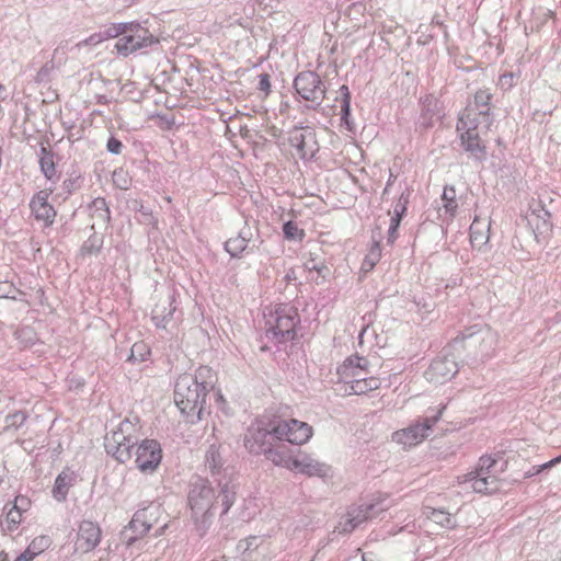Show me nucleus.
<instances>
[{
    "label": "nucleus",
    "mask_w": 561,
    "mask_h": 561,
    "mask_svg": "<svg viewBox=\"0 0 561 561\" xmlns=\"http://www.w3.org/2000/svg\"><path fill=\"white\" fill-rule=\"evenodd\" d=\"M313 434L312 427L296 419H259L244 435V447L254 455H264L275 442L286 440L294 445L307 443Z\"/></svg>",
    "instance_id": "nucleus-1"
},
{
    "label": "nucleus",
    "mask_w": 561,
    "mask_h": 561,
    "mask_svg": "<svg viewBox=\"0 0 561 561\" xmlns=\"http://www.w3.org/2000/svg\"><path fill=\"white\" fill-rule=\"evenodd\" d=\"M220 491L216 495L215 490L208 481L197 478L192 484L188 492V505L191 517L195 525V529L203 537L210 528L215 517V501L220 500L222 511L227 514L236 501L237 484L232 481L219 482Z\"/></svg>",
    "instance_id": "nucleus-2"
},
{
    "label": "nucleus",
    "mask_w": 561,
    "mask_h": 561,
    "mask_svg": "<svg viewBox=\"0 0 561 561\" xmlns=\"http://www.w3.org/2000/svg\"><path fill=\"white\" fill-rule=\"evenodd\" d=\"M215 374L210 367L202 366L196 374L181 375L174 386V402L187 417L202 419L207 392L214 388Z\"/></svg>",
    "instance_id": "nucleus-3"
},
{
    "label": "nucleus",
    "mask_w": 561,
    "mask_h": 561,
    "mask_svg": "<svg viewBox=\"0 0 561 561\" xmlns=\"http://www.w3.org/2000/svg\"><path fill=\"white\" fill-rule=\"evenodd\" d=\"M493 94L489 89H479L474 92L465 107L457 124L460 140H478L490 125Z\"/></svg>",
    "instance_id": "nucleus-4"
},
{
    "label": "nucleus",
    "mask_w": 561,
    "mask_h": 561,
    "mask_svg": "<svg viewBox=\"0 0 561 561\" xmlns=\"http://www.w3.org/2000/svg\"><path fill=\"white\" fill-rule=\"evenodd\" d=\"M497 334L486 324H473L466 328L461 335L456 337L453 347L468 350L473 358L483 359L494 348Z\"/></svg>",
    "instance_id": "nucleus-5"
},
{
    "label": "nucleus",
    "mask_w": 561,
    "mask_h": 561,
    "mask_svg": "<svg viewBox=\"0 0 561 561\" xmlns=\"http://www.w3.org/2000/svg\"><path fill=\"white\" fill-rule=\"evenodd\" d=\"M300 322L297 308L283 304L266 316L267 336L277 343L291 341L296 336V327Z\"/></svg>",
    "instance_id": "nucleus-6"
},
{
    "label": "nucleus",
    "mask_w": 561,
    "mask_h": 561,
    "mask_svg": "<svg viewBox=\"0 0 561 561\" xmlns=\"http://www.w3.org/2000/svg\"><path fill=\"white\" fill-rule=\"evenodd\" d=\"M137 444L138 430L129 420L122 421L117 428L106 434L104 438L106 453L121 463L131 459V450Z\"/></svg>",
    "instance_id": "nucleus-7"
},
{
    "label": "nucleus",
    "mask_w": 561,
    "mask_h": 561,
    "mask_svg": "<svg viewBox=\"0 0 561 561\" xmlns=\"http://www.w3.org/2000/svg\"><path fill=\"white\" fill-rule=\"evenodd\" d=\"M444 409L445 407H442L436 413L425 416L422 421L397 431L393 433V439L409 447L420 444L430 435V431L440 419Z\"/></svg>",
    "instance_id": "nucleus-8"
},
{
    "label": "nucleus",
    "mask_w": 561,
    "mask_h": 561,
    "mask_svg": "<svg viewBox=\"0 0 561 561\" xmlns=\"http://www.w3.org/2000/svg\"><path fill=\"white\" fill-rule=\"evenodd\" d=\"M127 30L128 33L124 34L115 44L117 51L122 55L126 56L137 49L158 43V39L139 24H129Z\"/></svg>",
    "instance_id": "nucleus-9"
},
{
    "label": "nucleus",
    "mask_w": 561,
    "mask_h": 561,
    "mask_svg": "<svg viewBox=\"0 0 561 561\" xmlns=\"http://www.w3.org/2000/svg\"><path fill=\"white\" fill-rule=\"evenodd\" d=\"M135 462L142 473H152L159 467L162 459V449L154 439H144L137 445Z\"/></svg>",
    "instance_id": "nucleus-10"
},
{
    "label": "nucleus",
    "mask_w": 561,
    "mask_h": 561,
    "mask_svg": "<svg viewBox=\"0 0 561 561\" xmlns=\"http://www.w3.org/2000/svg\"><path fill=\"white\" fill-rule=\"evenodd\" d=\"M297 93L306 101L320 103L325 95V89L318 73L313 71L300 72L294 81Z\"/></svg>",
    "instance_id": "nucleus-11"
},
{
    "label": "nucleus",
    "mask_w": 561,
    "mask_h": 561,
    "mask_svg": "<svg viewBox=\"0 0 561 561\" xmlns=\"http://www.w3.org/2000/svg\"><path fill=\"white\" fill-rule=\"evenodd\" d=\"M178 306L173 294L161 297L151 311V319L157 328L168 329L174 327L180 320Z\"/></svg>",
    "instance_id": "nucleus-12"
},
{
    "label": "nucleus",
    "mask_w": 561,
    "mask_h": 561,
    "mask_svg": "<svg viewBox=\"0 0 561 561\" xmlns=\"http://www.w3.org/2000/svg\"><path fill=\"white\" fill-rule=\"evenodd\" d=\"M153 510L158 511L159 507L139 510L134 514L128 526L122 531V538L128 546H131L139 537L145 536L150 530L152 527L150 517L153 515Z\"/></svg>",
    "instance_id": "nucleus-13"
},
{
    "label": "nucleus",
    "mask_w": 561,
    "mask_h": 561,
    "mask_svg": "<svg viewBox=\"0 0 561 561\" xmlns=\"http://www.w3.org/2000/svg\"><path fill=\"white\" fill-rule=\"evenodd\" d=\"M458 371V365L454 356H438L425 370L424 376L427 381L442 385L450 380Z\"/></svg>",
    "instance_id": "nucleus-14"
},
{
    "label": "nucleus",
    "mask_w": 561,
    "mask_h": 561,
    "mask_svg": "<svg viewBox=\"0 0 561 561\" xmlns=\"http://www.w3.org/2000/svg\"><path fill=\"white\" fill-rule=\"evenodd\" d=\"M102 537V530L98 523L84 519L79 524L77 538L75 541V551L88 553L94 550Z\"/></svg>",
    "instance_id": "nucleus-15"
},
{
    "label": "nucleus",
    "mask_w": 561,
    "mask_h": 561,
    "mask_svg": "<svg viewBox=\"0 0 561 561\" xmlns=\"http://www.w3.org/2000/svg\"><path fill=\"white\" fill-rule=\"evenodd\" d=\"M369 363L365 357L351 356L337 368L340 379L346 385H352V380L368 379Z\"/></svg>",
    "instance_id": "nucleus-16"
},
{
    "label": "nucleus",
    "mask_w": 561,
    "mask_h": 561,
    "mask_svg": "<svg viewBox=\"0 0 561 561\" xmlns=\"http://www.w3.org/2000/svg\"><path fill=\"white\" fill-rule=\"evenodd\" d=\"M50 193V190L39 191L33 196L30 203V207L35 219L43 221L46 227L53 225L56 217V210L48 203Z\"/></svg>",
    "instance_id": "nucleus-17"
},
{
    "label": "nucleus",
    "mask_w": 561,
    "mask_h": 561,
    "mask_svg": "<svg viewBox=\"0 0 561 561\" xmlns=\"http://www.w3.org/2000/svg\"><path fill=\"white\" fill-rule=\"evenodd\" d=\"M290 470H296L310 477H324L328 474L330 467L312 458L310 455L299 451L295 455V458H293V467Z\"/></svg>",
    "instance_id": "nucleus-18"
},
{
    "label": "nucleus",
    "mask_w": 561,
    "mask_h": 561,
    "mask_svg": "<svg viewBox=\"0 0 561 561\" xmlns=\"http://www.w3.org/2000/svg\"><path fill=\"white\" fill-rule=\"evenodd\" d=\"M460 483H470V488L477 493H493L499 490V479L496 476H478L467 473L462 477Z\"/></svg>",
    "instance_id": "nucleus-19"
},
{
    "label": "nucleus",
    "mask_w": 561,
    "mask_h": 561,
    "mask_svg": "<svg viewBox=\"0 0 561 561\" xmlns=\"http://www.w3.org/2000/svg\"><path fill=\"white\" fill-rule=\"evenodd\" d=\"M490 238V221L474 218L470 226V242L472 247L481 249Z\"/></svg>",
    "instance_id": "nucleus-20"
},
{
    "label": "nucleus",
    "mask_w": 561,
    "mask_h": 561,
    "mask_svg": "<svg viewBox=\"0 0 561 561\" xmlns=\"http://www.w3.org/2000/svg\"><path fill=\"white\" fill-rule=\"evenodd\" d=\"M282 150H288L293 158L312 159L319 150L318 142H282Z\"/></svg>",
    "instance_id": "nucleus-21"
},
{
    "label": "nucleus",
    "mask_w": 561,
    "mask_h": 561,
    "mask_svg": "<svg viewBox=\"0 0 561 561\" xmlns=\"http://www.w3.org/2000/svg\"><path fill=\"white\" fill-rule=\"evenodd\" d=\"M252 232L250 228H243L234 238H230L225 243L226 251L233 257L239 256L248 247Z\"/></svg>",
    "instance_id": "nucleus-22"
},
{
    "label": "nucleus",
    "mask_w": 561,
    "mask_h": 561,
    "mask_svg": "<svg viewBox=\"0 0 561 561\" xmlns=\"http://www.w3.org/2000/svg\"><path fill=\"white\" fill-rule=\"evenodd\" d=\"M264 455L275 466L289 470L293 467V458H295V456L283 445H273Z\"/></svg>",
    "instance_id": "nucleus-23"
},
{
    "label": "nucleus",
    "mask_w": 561,
    "mask_h": 561,
    "mask_svg": "<svg viewBox=\"0 0 561 561\" xmlns=\"http://www.w3.org/2000/svg\"><path fill=\"white\" fill-rule=\"evenodd\" d=\"M90 216L94 220L92 227L95 224L106 225L110 220V209L104 198L98 197L90 205Z\"/></svg>",
    "instance_id": "nucleus-24"
},
{
    "label": "nucleus",
    "mask_w": 561,
    "mask_h": 561,
    "mask_svg": "<svg viewBox=\"0 0 561 561\" xmlns=\"http://www.w3.org/2000/svg\"><path fill=\"white\" fill-rule=\"evenodd\" d=\"M72 481L73 478L71 472L62 471L57 476L53 489V495L57 501L62 502L66 500Z\"/></svg>",
    "instance_id": "nucleus-25"
},
{
    "label": "nucleus",
    "mask_w": 561,
    "mask_h": 561,
    "mask_svg": "<svg viewBox=\"0 0 561 561\" xmlns=\"http://www.w3.org/2000/svg\"><path fill=\"white\" fill-rule=\"evenodd\" d=\"M380 387L379 378L370 376L368 379H356L352 380V385L348 386L347 391L350 394H366L369 391L376 390Z\"/></svg>",
    "instance_id": "nucleus-26"
},
{
    "label": "nucleus",
    "mask_w": 561,
    "mask_h": 561,
    "mask_svg": "<svg viewBox=\"0 0 561 561\" xmlns=\"http://www.w3.org/2000/svg\"><path fill=\"white\" fill-rule=\"evenodd\" d=\"M20 503H25V505H30V502L24 496H16L13 506L7 513V529L12 531L16 529L19 524L21 523L22 512L25 511L24 506H20Z\"/></svg>",
    "instance_id": "nucleus-27"
},
{
    "label": "nucleus",
    "mask_w": 561,
    "mask_h": 561,
    "mask_svg": "<svg viewBox=\"0 0 561 561\" xmlns=\"http://www.w3.org/2000/svg\"><path fill=\"white\" fill-rule=\"evenodd\" d=\"M442 201L443 207L440 210H443L444 215L448 216V218H454L457 214L458 203L456 199V191L453 186H446L444 188Z\"/></svg>",
    "instance_id": "nucleus-28"
},
{
    "label": "nucleus",
    "mask_w": 561,
    "mask_h": 561,
    "mask_svg": "<svg viewBox=\"0 0 561 561\" xmlns=\"http://www.w3.org/2000/svg\"><path fill=\"white\" fill-rule=\"evenodd\" d=\"M375 507L376 505L370 504H362L358 506H352L348 508L350 516L354 518V522L360 526L364 522L373 518L375 516Z\"/></svg>",
    "instance_id": "nucleus-29"
},
{
    "label": "nucleus",
    "mask_w": 561,
    "mask_h": 561,
    "mask_svg": "<svg viewBox=\"0 0 561 561\" xmlns=\"http://www.w3.org/2000/svg\"><path fill=\"white\" fill-rule=\"evenodd\" d=\"M41 170L46 176V179L51 180L56 174L55 162H54V153L51 149H48L44 146L41 148V157H39Z\"/></svg>",
    "instance_id": "nucleus-30"
},
{
    "label": "nucleus",
    "mask_w": 561,
    "mask_h": 561,
    "mask_svg": "<svg viewBox=\"0 0 561 561\" xmlns=\"http://www.w3.org/2000/svg\"><path fill=\"white\" fill-rule=\"evenodd\" d=\"M264 539L259 536H251L238 542L237 549L240 551L245 558L252 560V552L262 548L264 543Z\"/></svg>",
    "instance_id": "nucleus-31"
},
{
    "label": "nucleus",
    "mask_w": 561,
    "mask_h": 561,
    "mask_svg": "<svg viewBox=\"0 0 561 561\" xmlns=\"http://www.w3.org/2000/svg\"><path fill=\"white\" fill-rule=\"evenodd\" d=\"M425 514L428 519L433 520L435 524L440 525L446 528H454L456 523L455 519L448 512L427 507Z\"/></svg>",
    "instance_id": "nucleus-32"
},
{
    "label": "nucleus",
    "mask_w": 561,
    "mask_h": 561,
    "mask_svg": "<svg viewBox=\"0 0 561 561\" xmlns=\"http://www.w3.org/2000/svg\"><path fill=\"white\" fill-rule=\"evenodd\" d=\"M205 465L213 473L218 472L222 467V458L216 445L209 446L205 456Z\"/></svg>",
    "instance_id": "nucleus-33"
},
{
    "label": "nucleus",
    "mask_w": 561,
    "mask_h": 561,
    "mask_svg": "<svg viewBox=\"0 0 561 561\" xmlns=\"http://www.w3.org/2000/svg\"><path fill=\"white\" fill-rule=\"evenodd\" d=\"M26 417V414L22 411L8 414L3 420L2 430L4 432L16 431L25 423Z\"/></svg>",
    "instance_id": "nucleus-34"
},
{
    "label": "nucleus",
    "mask_w": 561,
    "mask_h": 561,
    "mask_svg": "<svg viewBox=\"0 0 561 561\" xmlns=\"http://www.w3.org/2000/svg\"><path fill=\"white\" fill-rule=\"evenodd\" d=\"M460 146L468 157L476 161H482L486 157L485 147L481 142H460Z\"/></svg>",
    "instance_id": "nucleus-35"
},
{
    "label": "nucleus",
    "mask_w": 561,
    "mask_h": 561,
    "mask_svg": "<svg viewBox=\"0 0 561 561\" xmlns=\"http://www.w3.org/2000/svg\"><path fill=\"white\" fill-rule=\"evenodd\" d=\"M496 459L490 457V456H482L479 459V462L474 470L470 471L469 473L478 474L480 477L482 476H494L492 470L494 466L496 465Z\"/></svg>",
    "instance_id": "nucleus-36"
},
{
    "label": "nucleus",
    "mask_w": 561,
    "mask_h": 561,
    "mask_svg": "<svg viewBox=\"0 0 561 561\" xmlns=\"http://www.w3.org/2000/svg\"><path fill=\"white\" fill-rule=\"evenodd\" d=\"M283 232L288 240H301L305 237L302 229H299L297 224L287 221L283 226Z\"/></svg>",
    "instance_id": "nucleus-37"
},
{
    "label": "nucleus",
    "mask_w": 561,
    "mask_h": 561,
    "mask_svg": "<svg viewBox=\"0 0 561 561\" xmlns=\"http://www.w3.org/2000/svg\"><path fill=\"white\" fill-rule=\"evenodd\" d=\"M102 244H103L102 238H100L98 236H92L83 243V245L81 248V252L83 254H89V255L96 254L101 250Z\"/></svg>",
    "instance_id": "nucleus-38"
},
{
    "label": "nucleus",
    "mask_w": 561,
    "mask_h": 561,
    "mask_svg": "<svg viewBox=\"0 0 561 561\" xmlns=\"http://www.w3.org/2000/svg\"><path fill=\"white\" fill-rule=\"evenodd\" d=\"M358 527V525L354 522V518L350 516V513L347 512L339 522L337 526L335 527V530L339 534H350L353 530H355Z\"/></svg>",
    "instance_id": "nucleus-39"
},
{
    "label": "nucleus",
    "mask_w": 561,
    "mask_h": 561,
    "mask_svg": "<svg viewBox=\"0 0 561 561\" xmlns=\"http://www.w3.org/2000/svg\"><path fill=\"white\" fill-rule=\"evenodd\" d=\"M14 335H15L16 340L21 341L23 346H28V345L33 344L35 341V332L30 327H25V328H21V329L16 330Z\"/></svg>",
    "instance_id": "nucleus-40"
},
{
    "label": "nucleus",
    "mask_w": 561,
    "mask_h": 561,
    "mask_svg": "<svg viewBox=\"0 0 561 561\" xmlns=\"http://www.w3.org/2000/svg\"><path fill=\"white\" fill-rule=\"evenodd\" d=\"M22 293L10 282H0V298L16 299Z\"/></svg>",
    "instance_id": "nucleus-41"
},
{
    "label": "nucleus",
    "mask_w": 561,
    "mask_h": 561,
    "mask_svg": "<svg viewBox=\"0 0 561 561\" xmlns=\"http://www.w3.org/2000/svg\"><path fill=\"white\" fill-rule=\"evenodd\" d=\"M148 353L144 343H135L130 348L129 360L144 362L145 355Z\"/></svg>",
    "instance_id": "nucleus-42"
},
{
    "label": "nucleus",
    "mask_w": 561,
    "mask_h": 561,
    "mask_svg": "<svg viewBox=\"0 0 561 561\" xmlns=\"http://www.w3.org/2000/svg\"><path fill=\"white\" fill-rule=\"evenodd\" d=\"M559 462H561V455L556 457V458H553L552 460L543 463V465L534 466L531 469H529L527 472H525V478H530V477H534L536 474H539L545 469H549V468H551L552 466H554V465H557Z\"/></svg>",
    "instance_id": "nucleus-43"
},
{
    "label": "nucleus",
    "mask_w": 561,
    "mask_h": 561,
    "mask_svg": "<svg viewBox=\"0 0 561 561\" xmlns=\"http://www.w3.org/2000/svg\"><path fill=\"white\" fill-rule=\"evenodd\" d=\"M380 259V249L376 243L368 255H366L363 265L368 268H373Z\"/></svg>",
    "instance_id": "nucleus-44"
},
{
    "label": "nucleus",
    "mask_w": 561,
    "mask_h": 561,
    "mask_svg": "<svg viewBox=\"0 0 561 561\" xmlns=\"http://www.w3.org/2000/svg\"><path fill=\"white\" fill-rule=\"evenodd\" d=\"M128 26L127 24H116V25H112L110 26L105 32H104V35L106 37V39L108 38H115L119 35H123L124 34H127L128 33Z\"/></svg>",
    "instance_id": "nucleus-45"
},
{
    "label": "nucleus",
    "mask_w": 561,
    "mask_h": 561,
    "mask_svg": "<svg viewBox=\"0 0 561 561\" xmlns=\"http://www.w3.org/2000/svg\"><path fill=\"white\" fill-rule=\"evenodd\" d=\"M401 217L393 216L391 217V222L388 229V243L392 244L398 237V228L401 222Z\"/></svg>",
    "instance_id": "nucleus-46"
},
{
    "label": "nucleus",
    "mask_w": 561,
    "mask_h": 561,
    "mask_svg": "<svg viewBox=\"0 0 561 561\" xmlns=\"http://www.w3.org/2000/svg\"><path fill=\"white\" fill-rule=\"evenodd\" d=\"M305 267L306 270H308L309 272H312V271H316L320 276H322L323 278L327 276V274L329 273V268L327 265H324L323 263H320L318 264L314 260H310V261H307L305 263Z\"/></svg>",
    "instance_id": "nucleus-47"
},
{
    "label": "nucleus",
    "mask_w": 561,
    "mask_h": 561,
    "mask_svg": "<svg viewBox=\"0 0 561 561\" xmlns=\"http://www.w3.org/2000/svg\"><path fill=\"white\" fill-rule=\"evenodd\" d=\"M316 137L314 128L311 126L300 127L296 129V134L294 135L295 140H306Z\"/></svg>",
    "instance_id": "nucleus-48"
},
{
    "label": "nucleus",
    "mask_w": 561,
    "mask_h": 561,
    "mask_svg": "<svg viewBox=\"0 0 561 561\" xmlns=\"http://www.w3.org/2000/svg\"><path fill=\"white\" fill-rule=\"evenodd\" d=\"M408 203H409V196L404 195L402 193L401 196L399 197L398 202L394 205L392 215L402 218L407 210Z\"/></svg>",
    "instance_id": "nucleus-49"
},
{
    "label": "nucleus",
    "mask_w": 561,
    "mask_h": 561,
    "mask_svg": "<svg viewBox=\"0 0 561 561\" xmlns=\"http://www.w3.org/2000/svg\"><path fill=\"white\" fill-rule=\"evenodd\" d=\"M340 92L343 96L342 110L347 114L351 106V93L347 85H342Z\"/></svg>",
    "instance_id": "nucleus-50"
},
{
    "label": "nucleus",
    "mask_w": 561,
    "mask_h": 561,
    "mask_svg": "<svg viewBox=\"0 0 561 561\" xmlns=\"http://www.w3.org/2000/svg\"><path fill=\"white\" fill-rule=\"evenodd\" d=\"M113 181L117 185V187L122 190L127 188L128 181L125 178V174L122 170L113 172Z\"/></svg>",
    "instance_id": "nucleus-51"
},
{
    "label": "nucleus",
    "mask_w": 561,
    "mask_h": 561,
    "mask_svg": "<svg viewBox=\"0 0 561 561\" xmlns=\"http://www.w3.org/2000/svg\"><path fill=\"white\" fill-rule=\"evenodd\" d=\"M499 84L502 88H512L514 85V75L513 72H505L500 76L499 78Z\"/></svg>",
    "instance_id": "nucleus-52"
},
{
    "label": "nucleus",
    "mask_w": 561,
    "mask_h": 561,
    "mask_svg": "<svg viewBox=\"0 0 561 561\" xmlns=\"http://www.w3.org/2000/svg\"><path fill=\"white\" fill-rule=\"evenodd\" d=\"M106 41V37L104 35V33H100V34H93L91 35L89 38H87L83 43L85 45H96V44H100L102 42Z\"/></svg>",
    "instance_id": "nucleus-53"
},
{
    "label": "nucleus",
    "mask_w": 561,
    "mask_h": 561,
    "mask_svg": "<svg viewBox=\"0 0 561 561\" xmlns=\"http://www.w3.org/2000/svg\"><path fill=\"white\" fill-rule=\"evenodd\" d=\"M259 78H260V81H259L260 90L265 91V92L268 91L271 88L270 75L262 73V75H260Z\"/></svg>",
    "instance_id": "nucleus-54"
},
{
    "label": "nucleus",
    "mask_w": 561,
    "mask_h": 561,
    "mask_svg": "<svg viewBox=\"0 0 561 561\" xmlns=\"http://www.w3.org/2000/svg\"><path fill=\"white\" fill-rule=\"evenodd\" d=\"M35 556H36V552L31 551V547H28L14 561H32L35 558Z\"/></svg>",
    "instance_id": "nucleus-55"
},
{
    "label": "nucleus",
    "mask_w": 561,
    "mask_h": 561,
    "mask_svg": "<svg viewBox=\"0 0 561 561\" xmlns=\"http://www.w3.org/2000/svg\"><path fill=\"white\" fill-rule=\"evenodd\" d=\"M122 144L123 142H107V150L111 153L118 154L121 152V149H122Z\"/></svg>",
    "instance_id": "nucleus-56"
},
{
    "label": "nucleus",
    "mask_w": 561,
    "mask_h": 561,
    "mask_svg": "<svg viewBox=\"0 0 561 561\" xmlns=\"http://www.w3.org/2000/svg\"><path fill=\"white\" fill-rule=\"evenodd\" d=\"M215 397H216V401L219 404L225 403L224 396L221 394V392L219 390L215 392Z\"/></svg>",
    "instance_id": "nucleus-57"
},
{
    "label": "nucleus",
    "mask_w": 561,
    "mask_h": 561,
    "mask_svg": "<svg viewBox=\"0 0 561 561\" xmlns=\"http://www.w3.org/2000/svg\"><path fill=\"white\" fill-rule=\"evenodd\" d=\"M394 180H396V176L390 172V176L387 182V186H391V184L393 183Z\"/></svg>",
    "instance_id": "nucleus-58"
},
{
    "label": "nucleus",
    "mask_w": 561,
    "mask_h": 561,
    "mask_svg": "<svg viewBox=\"0 0 561 561\" xmlns=\"http://www.w3.org/2000/svg\"><path fill=\"white\" fill-rule=\"evenodd\" d=\"M389 187H390V186H387V185H386V187H385V190H383V193H382L383 195H385V194H387V193L389 192Z\"/></svg>",
    "instance_id": "nucleus-59"
},
{
    "label": "nucleus",
    "mask_w": 561,
    "mask_h": 561,
    "mask_svg": "<svg viewBox=\"0 0 561 561\" xmlns=\"http://www.w3.org/2000/svg\"><path fill=\"white\" fill-rule=\"evenodd\" d=\"M363 561H370V559L366 554H364L363 556Z\"/></svg>",
    "instance_id": "nucleus-60"
},
{
    "label": "nucleus",
    "mask_w": 561,
    "mask_h": 561,
    "mask_svg": "<svg viewBox=\"0 0 561 561\" xmlns=\"http://www.w3.org/2000/svg\"><path fill=\"white\" fill-rule=\"evenodd\" d=\"M20 506H24L25 511L27 510L28 505H25V503H20Z\"/></svg>",
    "instance_id": "nucleus-61"
}]
</instances>
